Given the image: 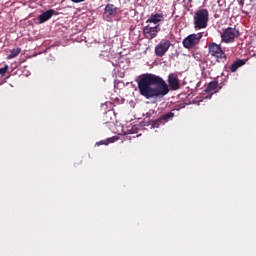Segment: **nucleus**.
Returning <instances> with one entry per match:
<instances>
[{
    "label": "nucleus",
    "mask_w": 256,
    "mask_h": 256,
    "mask_svg": "<svg viewBox=\"0 0 256 256\" xmlns=\"http://www.w3.org/2000/svg\"><path fill=\"white\" fill-rule=\"evenodd\" d=\"M180 89V79L176 73L167 76V83L162 77L155 74L146 73L138 80V92L146 99L163 98L170 91Z\"/></svg>",
    "instance_id": "f257e3e1"
},
{
    "label": "nucleus",
    "mask_w": 256,
    "mask_h": 256,
    "mask_svg": "<svg viewBox=\"0 0 256 256\" xmlns=\"http://www.w3.org/2000/svg\"><path fill=\"white\" fill-rule=\"evenodd\" d=\"M209 24V10L199 9L193 16V25L195 29L203 30L206 29Z\"/></svg>",
    "instance_id": "f03ea898"
},
{
    "label": "nucleus",
    "mask_w": 256,
    "mask_h": 256,
    "mask_svg": "<svg viewBox=\"0 0 256 256\" xmlns=\"http://www.w3.org/2000/svg\"><path fill=\"white\" fill-rule=\"evenodd\" d=\"M208 54L216 59L217 63H227V55L225 54L224 50H222L221 45H218L215 42L208 44Z\"/></svg>",
    "instance_id": "7ed1b4c3"
},
{
    "label": "nucleus",
    "mask_w": 256,
    "mask_h": 256,
    "mask_svg": "<svg viewBox=\"0 0 256 256\" xmlns=\"http://www.w3.org/2000/svg\"><path fill=\"white\" fill-rule=\"evenodd\" d=\"M203 38V34L198 33V34H190L184 40H182V46L185 49H193L196 47V45H199V42Z\"/></svg>",
    "instance_id": "20e7f679"
},
{
    "label": "nucleus",
    "mask_w": 256,
    "mask_h": 256,
    "mask_svg": "<svg viewBox=\"0 0 256 256\" xmlns=\"http://www.w3.org/2000/svg\"><path fill=\"white\" fill-rule=\"evenodd\" d=\"M160 32H161L160 24H157V25L148 24L143 28V36L145 37V39H148L149 41L159 36Z\"/></svg>",
    "instance_id": "39448f33"
},
{
    "label": "nucleus",
    "mask_w": 256,
    "mask_h": 256,
    "mask_svg": "<svg viewBox=\"0 0 256 256\" xmlns=\"http://www.w3.org/2000/svg\"><path fill=\"white\" fill-rule=\"evenodd\" d=\"M172 43L170 40L163 39L158 42L157 45H155L154 53L157 57H164L166 53H168L169 49L171 48Z\"/></svg>",
    "instance_id": "423d86ee"
},
{
    "label": "nucleus",
    "mask_w": 256,
    "mask_h": 256,
    "mask_svg": "<svg viewBox=\"0 0 256 256\" xmlns=\"http://www.w3.org/2000/svg\"><path fill=\"white\" fill-rule=\"evenodd\" d=\"M237 37H239V30L231 27H228L220 34L222 43H233Z\"/></svg>",
    "instance_id": "0eeeda50"
},
{
    "label": "nucleus",
    "mask_w": 256,
    "mask_h": 256,
    "mask_svg": "<svg viewBox=\"0 0 256 256\" xmlns=\"http://www.w3.org/2000/svg\"><path fill=\"white\" fill-rule=\"evenodd\" d=\"M172 118H174V113L172 112L163 114L158 119L152 120L151 126L152 128H159L160 126H163L169 122V120Z\"/></svg>",
    "instance_id": "6e6552de"
},
{
    "label": "nucleus",
    "mask_w": 256,
    "mask_h": 256,
    "mask_svg": "<svg viewBox=\"0 0 256 256\" xmlns=\"http://www.w3.org/2000/svg\"><path fill=\"white\" fill-rule=\"evenodd\" d=\"M165 21V14L162 12L158 13H152L151 16H149L148 20H146V24H153L154 26L160 25L161 22Z\"/></svg>",
    "instance_id": "1a4fd4ad"
},
{
    "label": "nucleus",
    "mask_w": 256,
    "mask_h": 256,
    "mask_svg": "<svg viewBox=\"0 0 256 256\" xmlns=\"http://www.w3.org/2000/svg\"><path fill=\"white\" fill-rule=\"evenodd\" d=\"M55 15H57V11L52 9L46 10V12H43V14H40V16H38V21L40 24H43L45 22H48V20H50Z\"/></svg>",
    "instance_id": "9d476101"
},
{
    "label": "nucleus",
    "mask_w": 256,
    "mask_h": 256,
    "mask_svg": "<svg viewBox=\"0 0 256 256\" xmlns=\"http://www.w3.org/2000/svg\"><path fill=\"white\" fill-rule=\"evenodd\" d=\"M246 63H247L246 60L237 59L236 61L233 62V64H231L230 71L234 73L237 71V69L243 67Z\"/></svg>",
    "instance_id": "9b49d317"
},
{
    "label": "nucleus",
    "mask_w": 256,
    "mask_h": 256,
    "mask_svg": "<svg viewBox=\"0 0 256 256\" xmlns=\"http://www.w3.org/2000/svg\"><path fill=\"white\" fill-rule=\"evenodd\" d=\"M104 11H105V14H107L108 16H113L117 11V7L114 6L113 4H108L105 6Z\"/></svg>",
    "instance_id": "f8f14e48"
},
{
    "label": "nucleus",
    "mask_w": 256,
    "mask_h": 256,
    "mask_svg": "<svg viewBox=\"0 0 256 256\" xmlns=\"http://www.w3.org/2000/svg\"><path fill=\"white\" fill-rule=\"evenodd\" d=\"M218 89V81H211L208 83L207 88H205V92L212 93Z\"/></svg>",
    "instance_id": "ddd939ff"
},
{
    "label": "nucleus",
    "mask_w": 256,
    "mask_h": 256,
    "mask_svg": "<svg viewBox=\"0 0 256 256\" xmlns=\"http://www.w3.org/2000/svg\"><path fill=\"white\" fill-rule=\"evenodd\" d=\"M117 141V137L113 136L111 138H107L106 140H101L99 142H96V146H101V145H110L111 143H114Z\"/></svg>",
    "instance_id": "4468645a"
},
{
    "label": "nucleus",
    "mask_w": 256,
    "mask_h": 256,
    "mask_svg": "<svg viewBox=\"0 0 256 256\" xmlns=\"http://www.w3.org/2000/svg\"><path fill=\"white\" fill-rule=\"evenodd\" d=\"M9 55L6 57V59L11 60L16 58L17 56H19V54L22 52V49L17 48V49H13L11 51H9Z\"/></svg>",
    "instance_id": "2eb2a0df"
},
{
    "label": "nucleus",
    "mask_w": 256,
    "mask_h": 256,
    "mask_svg": "<svg viewBox=\"0 0 256 256\" xmlns=\"http://www.w3.org/2000/svg\"><path fill=\"white\" fill-rule=\"evenodd\" d=\"M114 113L112 110L108 111L107 113L104 114V121L105 123H110L111 121H113V117Z\"/></svg>",
    "instance_id": "dca6fc26"
},
{
    "label": "nucleus",
    "mask_w": 256,
    "mask_h": 256,
    "mask_svg": "<svg viewBox=\"0 0 256 256\" xmlns=\"http://www.w3.org/2000/svg\"><path fill=\"white\" fill-rule=\"evenodd\" d=\"M8 71V65L3 66V68H0V76H4L7 74Z\"/></svg>",
    "instance_id": "f3484780"
},
{
    "label": "nucleus",
    "mask_w": 256,
    "mask_h": 256,
    "mask_svg": "<svg viewBox=\"0 0 256 256\" xmlns=\"http://www.w3.org/2000/svg\"><path fill=\"white\" fill-rule=\"evenodd\" d=\"M72 3H83L85 0H70Z\"/></svg>",
    "instance_id": "a211bd4d"
}]
</instances>
